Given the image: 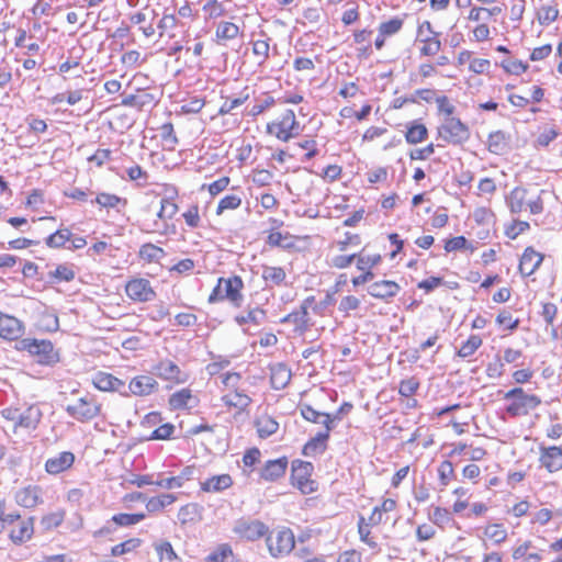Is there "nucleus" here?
<instances>
[{"instance_id":"nucleus-1","label":"nucleus","mask_w":562,"mask_h":562,"mask_svg":"<svg viewBox=\"0 0 562 562\" xmlns=\"http://www.w3.org/2000/svg\"><path fill=\"white\" fill-rule=\"evenodd\" d=\"M503 398L508 402L505 411L512 417L526 416L541 404L538 395L528 393L522 387L507 391Z\"/></svg>"},{"instance_id":"nucleus-2","label":"nucleus","mask_w":562,"mask_h":562,"mask_svg":"<svg viewBox=\"0 0 562 562\" xmlns=\"http://www.w3.org/2000/svg\"><path fill=\"white\" fill-rule=\"evenodd\" d=\"M2 418L13 424L14 431L18 428L35 429L42 419L43 413L37 404L23 405L21 407H7L0 412Z\"/></svg>"},{"instance_id":"nucleus-3","label":"nucleus","mask_w":562,"mask_h":562,"mask_svg":"<svg viewBox=\"0 0 562 562\" xmlns=\"http://www.w3.org/2000/svg\"><path fill=\"white\" fill-rule=\"evenodd\" d=\"M244 283L240 277L220 278L216 286L209 296L210 303L217 301H229L235 307H240L244 301L241 290Z\"/></svg>"},{"instance_id":"nucleus-4","label":"nucleus","mask_w":562,"mask_h":562,"mask_svg":"<svg viewBox=\"0 0 562 562\" xmlns=\"http://www.w3.org/2000/svg\"><path fill=\"white\" fill-rule=\"evenodd\" d=\"M302 127L293 110H285L277 120L267 124V133L279 140L289 142L300 135Z\"/></svg>"},{"instance_id":"nucleus-5","label":"nucleus","mask_w":562,"mask_h":562,"mask_svg":"<svg viewBox=\"0 0 562 562\" xmlns=\"http://www.w3.org/2000/svg\"><path fill=\"white\" fill-rule=\"evenodd\" d=\"M266 542L272 557H281L290 553L295 543L294 535L290 529L270 532L266 538Z\"/></svg>"},{"instance_id":"nucleus-6","label":"nucleus","mask_w":562,"mask_h":562,"mask_svg":"<svg viewBox=\"0 0 562 562\" xmlns=\"http://www.w3.org/2000/svg\"><path fill=\"white\" fill-rule=\"evenodd\" d=\"M438 132L443 140L454 145L467 142L470 136L468 126L456 117H447Z\"/></svg>"},{"instance_id":"nucleus-7","label":"nucleus","mask_w":562,"mask_h":562,"mask_svg":"<svg viewBox=\"0 0 562 562\" xmlns=\"http://www.w3.org/2000/svg\"><path fill=\"white\" fill-rule=\"evenodd\" d=\"M268 527L260 520L240 518L235 521L233 531L241 539L258 540L268 533Z\"/></svg>"},{"instance_id":"nucleus-8","label":"nucleus","mask_w":562,"mask_h":562,"mask_svg":"<svg viewBox=\"0 0 562 562\" xmlns=\"http://www.w3.org/2000/svg\"><path fill=\"white\" fill-rule=\"evenodd\" d=\"M66 412L79 422H87L99 415L100 405L92 397L85 396L67 405Z\"/></svg>"},{"instance_id":"nucleus-9","label":"nucleus","mask_w":562,"mask_h":562,"mask_svg":"<svg viewBox=\"0 0 562 562\" xmlns=\"http://www.w3.org/2000/svg\"><path fill=\"white\" fill-rule=\"evenodd\" d=\"M313 464L311 462L296 460L292 463V480L294 485L304 493L310 494L316 490L315 482L311 480Z\"/></svg>"},{"instance_id":"nucleus-10","label":"nucleus","mask_w":562,"mask_h":562,"mask_svg":"<svg viewBox=\"0 0 562 562\" xmlns=\"http://www.w3.org/2000/svg\"><path fill=\"white\" fill-rule=\"evenodd\" d=\"M19 349L37 357L40 363H50L54 360V348L49 340L25 338L19 341Z\"/></svg>"},{"instance_id":"nucleus-11","label":"nucleus","mask_w":562,"mask_h":562,"mask_svg":"<svg viewBox=\"0 0 562 562\" xmlns=\"http://www.w3.org/2000/svg\"><path fill=\"white\" fill-rule=\"evenodd\" d=\"M417 40L423 43L420 54L423 56H434L441 49V42L438 38V33L432 30L429 21H424L419 24L417 30Z\"/></svg>"},{"instance_id":"nucleus-12","label":"nucleus","mask_w":562,"mask_h":562,"mask_svg":"<svg viewBox=\"0 0 562 562\" xmlns=\"http://www.w3.org/2000/svg\"><path fill=\"white\" fill-rule=\"evenodd\" d=\"M125 292L131 300L137 302H149L156 296L150 282L143 278L128 281L125 285Z\"/></svg>"},{"instance_id":"nucleus-13","label":"nucleus","mask_w":562,"mask_h":562,"mask_svg":"<svg viewBox=\"0 0 562 562\" xmlns=\"http://www.w3.org/2000/svg\"><path fill=\"white\" fill-rule=\"evenodd\" d=\"M25 331L22 321L15 316L0 312V337L5 340H18Z\"/></svg>"},{"instance_id":"nucleus-14","label":"nucleus","mask_w":562,"mask_h":562,"mask_svg":"<svg viewBox=\"0 0 562 562\" xmlns=\"http://www.w3.org/2000/svg\"><path fill=\"white\" fill-rule=\"evenodd\" d=\"M313 303V296L305 299L300 308L288 314L285 317H283L282 322L293 324L296 331L304 333L310 327L308 308Z\"/></svg>"},{"instance_id":"nucleus-15","label":"nucleus","mask_w":562,"mask_h":562,"mask_svg":"<svg viewBox=\"0 0 562 562\" xmlns=\"http://www.w3.org/2000/svg\"><path fill=\"white\" fill-rule=\"evenodd\" d=\"M153 373L158 378L176 383H182L187 380L186 374L171 360H161L153 368Z\"/></svg>"},{"instance_id":"nucleus-16","label":"nucleus","mask_w":562,"mask_h":562,"mask_svg":"<svg viewBox=\"0 0 562 562\" xmlns=\"http://www.w3.org/2000/svg\"><path fill=\"white\" fill-rule=\"evenodd\" d=\"M92 382L93 385L100 391H113L120 392L125 396L128 395V393L125 390V383L110 373L98 372L93 375Z\"/></svg>"},{"instance_id":"nucleus-17","label":"nucleus","mask_w":562,"mask_h":562,"mask_svg":"<svg viewBox=\"0 0 562 562\" xmlns=\"http://www.w3.org/2000/svg\"><path fill=\"white\" fill-rule=\"evenodd\" d=\"M539 461L543 468L549 472H557L562 469V448L552 447H540Z\"/></svg>"},{"instance_id":"nucleus-18","label":"nucleus","mask_w":562,"mask_h":562,"mask_svg":"<svg viewBox=\"0 0 562 562\" xmlns=\"http://www.w3.org/2000/svg\"><path fill=\"white\" fill-rule=\"evenodd\" d=\"M15 502L24 508H34L43 502L42 488L27 485L15 493Z\"/></svg>"},{"instance_id":"nucleus-19","label":"nucleus","mask_w":562,"mask_h":562,"mask_svg":"<svg viewBox=\"0 0 562 562\" xmlns=\"http://www.w3.org/2000/svg\"><path fill=\"white\" fill-rule=\"evenodd\" d=\"M75 462V456L70 451H63L55 457H52L45 462V470L47 473L57 475L69 469Z\"/></svg>"},{"instance_id":"nucleus-20","label":"nucleus","mask_w":562,"mask_h":562,"mask_svg":"<svg viewBox=\"0 0 562 562\" xmlns=\"http://www.w3.org/2000/svg\"><path fill=\"white\" fill-rule=\"evenodd\" d=\"M158 386L157 381L148 375H138L131 380L128 384V394L135 396H147L151 394Z\"/></svg>"},{"instance_id":"nucleus-21","label":"nucleus","mask_w":562,"mask_h":562,"mask_svg":"<svg viewBox=\"0 0 562 562\" xmlns=\"http://www.w3.org/2000/svg\"><path fill=\"white\" fill-rule=\"evenodd\" d=\"M195 471L196 469L194 467L188 465L180 472V474L176 476L157 480L155 482V485L166 490L180 488L184 485L186 482L194 477Z\"/></svg>"},{"instance_id":"nucleus-22","label":"nucleus","mask_w":562,"mask_h":562,"mask_svg":"<svg viewBox=\"0 0 562 562\" xmlns=\"http://www.w3.org/2000/svg\"><path fill=\"white\" fill-rule=\"evenodd\" d=\"M401 288L400 285L391 280H381L372 283L368 288V293L376 299L387 300L397 295Z\"/></svg>"},{"instance_id":"nucleus-23","label":"nucleus","mask_w":562,"mask_h":562,"mask_svg":"<svg viewBox=\"0 0 562 562\" xmlns=\"http://www.w3.org/2000/svg\"><path fill=\"white\" fill-rule=\"evenodd\" d=\"M232 485L233 479L229 474L213 475L200 482V488L205 493H221Z\"/></svg>"},{"instance_id":"nucleus-24","label":"nucleus","mask_w":562,"mask_h":562,"mask_svg":"<svg viewBox=\"0 0 562 562\" xmlns=\"http://www.w3.org/2000/svg\"><path fill=\"white\" fill-rule=\"evenodd\" d=\"M542 259V255L535 249L530 247L525 249L519 262L520 273L527 277L531 276L539 268Z\"/></svg>"},{"instance_id":"nucleus-25","label":"nucleus","mask_w":562,"mask_h":562,"mask_svg":"<svg viewBox=\"0 0 562 562\" xmlns=\"http://www.w3.org/2000/svg\"><path fill=\"white\" fill-rule=\"evenodd\" d=\"M34 533V518L21 520L16 527L11 529L9 538L15 544H22L29 541Z\"/></svg>"},{"instance_id":"nucleus-26","label":"nucleus","mask_w":562,"mask_h":562,"mask_svg":"<svg viewBox=\"0 0 562 562\" xmlns=\"http://www.w3.org/2000/svg\"><path fill=\"white\" fill-rule=\"evenodd\" d=\"M178 27L179 20L176 14L166 10L157 24L159 37L167 36L169 40L177 37Z\"/></svg>"},{"instance_id":"nucleus-27","label":"nucleus","mask_w":562,"mask_h":562,"mask_svg":"<svg viewBox=\"0 0 562 562\" xmlns=\"http://www.w3.org/2000/svg\"><path fill=\"white\" fill-rule=\"evenodd\" d=\"M290 380L291 370L284 363H276L270 367V382L273 389H284Z\"/></svg>"},{"instance_id":"nucleus-28","label":"nucleus","mask_w":562,"mask_h":562,"mask_svg":"<svg viewBox=\"0 0 562 562\" xmlns=\"http://www.w3.org/2000/svg\"><path fill=\"white\" fill-rule=\"evenodd\" d=\"M266 313L259 307L251 308L246 313L239 314L235 317V322L244 327L245 333H249L250 325L259 326L265 321Z\"/></svg>"},{"instance_id":"nucleus-29","label":"nucleus","mask_w":562,"mask_h":562,"mask_svg":"<svg viewBox=\"0 0 562 562\" xmlns=\"http://www.w3.org/2000/svg\"><path fill=\"white\" fill-rule=\"evenodd\" d=\"M330 430L319 431L315 437L310 439L303 447V454L306 457H315L324 452L327 448V440Z\"/></svg>"},{"instance_id":"nucleus-30","label":"nucleus","mask_w":562,"mask_h":562,"mask_svg":"<svg viewBox=\"0 0 562 562\" xmlns=\"http://www.w3.org/2000/svg\"><path fill=\"white\" fill-rule=\"evenodd\" d=\"M301 415L307 422L322 424L325 430H331L334 427V418L329 414L317 412L310 405L301 407Z\"/></svg>"},{"instance_id":"nucleus-31","label":"nucleus","mask_w":562,"mask_h":562,"mask_svg":"<svg viewBox=\"0 0 562 562\" xmlns=\"http://www.w3.org/2000/svg\"><path fill=\"white\" fill-rule=\"evenodd\" d=\"M222 401L227 407H234L239 412H244L251 404L250 396L243 390H234L224 394Z\"/></svg>"},{"instance_id":"nucleus-32","label":"nucleus","mask_w":562,"mask_h":562,"mask_svg":"<svg viewBox=\"0 0 562 562\" xmlns=\"http://www.w3.org/2000/svg\"><path fill=\"white\" fill-rule=\"evenodd\" d=\"M286 467L288 460L285 458L270 460L262 469L261 476L267 481H274L284 475Z\"/></svg>"},{"instance_id":"nucleus-33","label":"nucleus","mask_w":562,"mask_h":562,"mask_svg":"<svg viewBox=\"0 0 562 562\" xmlns=\"http://www.w3.org/2000/svg\"><path fill=\"white\" fill-rule=\"evenodd\" d=\"M194 403L195 398L189 389H181L169 397V405L173 409L191 408L194 406Z\"/></svg>"},{"instance_id":"nucleus-34","label":"nucleus","mask_w":562,"mask_h":562,"mask_svg":"<svg viewBox=\"0 0 562 562\" xmlns=\"http://www.w3.org/2000/svg\"><path fill=\"white\" fill-rule=\"evenodd\" d=\"M261 277L267 286L272 288L283 284L286 273L281 267L263 266Z\"/></svg>"},{"instance_id":"nucleus-35","label":"nucleus","mask_w":562,"mask_h":562,"mask_svg":"<svg viewBox=\"0 0 562 562\" xmlns=\"http://www.w3.org/2000/svg\"><path fill=\"white\" fill-rule=\"evenodd\" d=\"M159 562H181L171 543L167 540H159L153 544Z\"/></svg>"},{"instance_id":"nucleus-36","label":"nucleus","mask_w":562,"mask_h":562,"mask_svg":"<svg viewBox=\"0 0 562 562\" xmlns=\"http://www.w3.org/2000/svg\"><path fill=\"white\" fill-rule=\"evenodd\" d=\"M532 547L530 541H525L513 551V558L518 562H540L541 555L538 552H529Z\"/></svg>"},{"instance_id":"nucleus-37","label":"nucleus","mask_w":562,"mask_h":562,"mask_svg":"<svg viewBox=\"0 0 562 562\" xmlns=\"http://www.w3.org/2000/svg\"><path fill=\"white\" fill-rule=\"evenodd\" d=\"M507 204L513 213H520L527 209V191L515 188L507 198Z\"/></svg>"},{"instance_id":"nucleus-38","label":"nucleus","mask_w":562,"mask_h":562,"mask_svg":"<svg viewBox=\"0 0 562 562\" xmlns=\"http://www.w3.org/2000/svg\"><path fill=\"white\" fill-rule=\"evenodd\" d=\"M256 428L260 438H268L277 432L279 424L272 417L263 415L257 418Z\"/></svg>"},{"instance_id":"nucleus-39","label":"nucleus","mask_w":562,"mask_h":562,"mask_svg":"<svg viewBox=\"0 0 562 562\" xmlns=\"http://www.w3.org/2000/svg\"><path fill=\"white\" fill-rule=\"evenodd\" d=\"M487 147L491 153L496 155L506 153L508 142L505 134L502 131L491 133L487 139Z\"/></svg>"},{"instance_id":"nucleus-40","label":"nucleus","mask_w":562,"mask_h":562,"mask_svg":"<svg viewBox=\"0 0 562 562\" xmlns=\"http://www.w3.org/2000/svg\"><path fill=\"white\" fill-rule=\"evenodd\" d=\"M176 501H177V496L173 494H161V495H158L155 497H150L146 502L145 506L149 513H156V512H159V510L170 506Z\"/></svg>"},{"instance_id":"nucleus-41","label":"nucleus","mask_w":562,"mask_h":562,"mask_svg":"<svg viewBox=\"0 0 562 562\" xmlns=\"http://www.w3.org/2000/svg\"><path fill=\"white\" fill-rule=\"evenodd\" d=\"M483 535L494 544H501L507 538V530L502 524H491L484 528Z\"/></svg>"},{"instance_id":"nucleus-42","label":"nucleus","mask_w":562,"mask_h":562,"mask_svg":"<svg viewBox=\"0 0 562 562\" xmlns=\"http://www.w3.org/2000/svg\"><path fill=\"white\" fill-rule=\"evenodd\" d=\"M240 33L239 26L235 23L223 21L216 27V38L218 41H231L236 38Z\"/></svg>"},{"instance_id":"nucleus-43","label":"nucleus","mask_w":562,"mask_h":562,"mask_svg":"<svg viewBox=\"0 0 562 562\" xmlns=\"http://www.w3.org/2000/svg\"><path fill=\"white\" fill-rule=\"evenodd\" d=\"M234 553L228 543L220 544L206 557L207 562H234Z\"/></svg>"},{"instance_id":"nucleus-44","label":"nucleus","mask_w":562,"mask_h":562,"mask_svg":"<svg viewBox=\"0 0 562 562\" xmlns=\"http://www.w3.org/2000/svg\"><path fill=\"white\" fill-rule=\"evenodd\" d=\"M65 515H66V513L64 509H58L56 512L48 513L42 517L41 522H40L41 527L45 531L55 529L63 524V521L65 519Z\"/></svg>"},{"instance_id":"nucleus-45","label":"nucleus","mask_w":562,"mask_h":562,"mask_svg":"<svg viewBox=\"0 0 562 562\" xmlns=\"http://www.w3.org/2000/svg\"><path fill=\"white\" fill-rule=\"evenodd\" d=\"M270 38H259L251 43L252 45V54L258 59V64L262 65L269 58L270 52Z\"/></svg>"},{"instance_id":"nucleus-46","label":"nucleus","mask_w":562,"mask_h":562,"mask_svg":"<svg viewBox=\"0 0 562 562\" xmlns=\"http://www.w3.org/2000/svg\"><path fill=\"white\" fill-rule=\"evenodd\" d=\"M427 134L428 133L426 126L415 122L408 127L405 134V138L409 144H418L427 137Z\"/></svg>"},{"instance_id":"nucleus-47","label":"nucleus","mask_w":562,"mask_h":562,"mask_svg":"<svg viewBox=\"0 0 562 562\" xmlns=\"http://www.w3.org/2000/svg\"><path fill=\"white\" fill-rule=\"evenodd\" d=\"M164 256V249L154 244H145L139 249V257L148 262L159 261Z\"/></svg>"},{"instance_id":"nucleus-48","label":"nucleus","mask_w":562,"mask_h":562,"mask_svg":"<svg viewBox=\"0 0 562 562\" xmlns=\"http://www.w3.org/2000/svg\"><path fill=\"white\" fill-rule=\"evenodd\" d=\"M429 519L440 528H445L452 522L451 513L439 506L432 508L429 513Z\"/></svg>"},{"instance_id":"nucleus-49","label":"nucleus","mask_w":562,"mask_h":562,"mask_svg":"<svg viewBox=\"0 0 562 562\" xmlns=\"http://www.w3.org/2000/svg\"><path fill=\"white\" fill-rule=\"evenodd\" d=\"M145 514L143 513H136V514H126V513H120L114 516H112V521L115 522L117 526L121 527H128L136 525L145 519Z\"/></svg>"},{"instance_id":"nucleus-50","label":"nucleus","mask_w":562,"mask_h":562,"mask_svg":"<svg viewBox=\"0 0 562 562\" xmlns=\"http://www.w3.org/2000/svg\"><path fill=\"white\" fill-rule=\"evenodd\" d=\"M482 345V339L477 335H471L467 341H464L458 350V356L461 358H468L472 356Z\"/></svg>"},{"instance_id":"nucleus-51","label":"nucleus","mask_w":562,"mask_h":562,"mask_svg":"<svg viewBox=\"0 0 562 562\" xmlns=\"http://www.w3.org/2000/svg\"><path fill=\"white\" fill-rule=\"evenodd\" d=\"M160 136L165 148L173 150L176 145L178 144V138L176 136L173 125L171 123H165L161 125Z\"/></svg>"},{"instance_id":"nucleus-52","label":"nucleus","mask_w":562,"mask_h":562,"mask_svg":"<svg viewBox=\"0 0 562 562\" xmlns=\"http://www.w3.org/2000/svg\"><path fill=\"white\" fill-rule=\"evenodd\" d=\"M140 544L142 540L139 538H131L112 547L111 554L113 557H120L136 550L138 547H140Z\"/></svg>"},{"instance_id":"nucleus-53","label":"nucleus","mask_w":562,"mask_h":562,"mask_svg":"<svg viewBox=\"0 0 562 562\" xmlns=\"http://www.w3.org/2000/svg\"><path fill=\"white\" fill-rule=\"evenodd\" d=\"M199 515V507L196 504H187L180 507L178 512V519L181 525H187L196 520Z\"/></svg>"},{"instance_id":"nucleus-54","label":"nucleus","mask_w":562,"mask_h":562,"mask_svg":"<svg viewBox=\"0 0 562 562\" xmlns=\"http://www.w3.org/2000/svg\"><path fill=\"white\" fill-rule=\"evenodd\" d=\"M95 203H98L100 206L102 207H106V209H115L120 204H122L123 206L126 205V200L125 199H122L115 194H111V193H100L97 195L95 198Z\"/></svg>"},{"instance_id":"nucleus-55","label":"nucleus","mask_w":562,"mask_h":562,"mask_svg":"<svg viewBox=\"0 0 562 562\" xmlns=\"http://www.w3.org/2000/svg\"><path fill=\"white\" fill-rule=\"evenodd\" d=\"M71 237L69 229H58L46 238V245L50 248H59L66 244Z\"/></svg>"},{"instance_id":"nucleus-56","label":"nucleus","mask_w":562,"mask_h":562,"mask_svg":"<svg viewBox=\"0 0 562 562\" xmlns=\"http://www.w3.org/2000/svg\"><path fill=\"white\" fill-rule=\"evenodd\" d=\"M357 268L361 271H371L373 267L380 263V255H356Z\"/></svg>"},{"instance_id":"nucleus-57","label":"nucleus","mask_w":562,"mask_h":562,"mask_svg":"<svg viewBox=\"0 0 562 562\" xmlns=\"http://www.w3.org/2000/svg\"><path fill=\"white\" fill-rule=\"evenodd\" d=\"M241 204V198L237 194H229L222 198L218 202L216 214L221 215L226 210H236Z\"/></svg>"},{"instance_id":"nucleus-58","label":"nucleus","mask_w":562,"mask_h":562,"mask_svg":"<svg viewBox=\"0 0 562 562\" xmlns=\"http://www.w3.org/2000/svg\"><path fill=\"white\" fill-rule=\"evenodd\" d=\"M559 10L553 5H544L538 12V21L541 25H548L557 20Z\"/></svg>"},{"instance_id":"nucleus-59","label":"nucleus","mask_w":562,"mask_h":562,"mask_svg":"<svg viewBox=\"0 0 562 562\" xmlns=\"http://www.w3.org/2000/svg\"><path fill=\"white\" fill-rule=\"evenodd\" d=\"M402 25L403 21L401 19L394 18L386 22H383L380 25L379 31L382 36H390L396 34L402 29Z\"/></svg>"},{"instance_id":"nucleus-60","label":"nucleus","mask_w":562,"mask_h":562,"mask_svg":"<svg viewBox=\"0 0 562 562\" xmlns=\"http://www.w3.org/2000/svg\"><path fill=\"white\" fill-rule=\"evenodd\" d=\"M453 473V464L450 461H442L438 467V475L441 485L447 486L450 483Z\"/></svg>"},{"instance_id":"nucleus-61","label":"nucleus","mask_w":562,"mask_h":562,"mask_svg":"<svg viewBox=\"0 0 562 562\" xmlns=\"http://www.w3.org/2000/svg\"><path fill=\"white\" fill-rule=\"evenodd\" d=\"M175 431V426L170 423H166L157 427L151 435L149 436V440H166L171 437Z\"/></svg>"},{"instance_id":"nucleus-62","label":"nucleus","mask_w":562,"mask_h":562,"mask_svg":"<svg viewBox=\"0 0 562 562\" xmlns=\"http://www.w3.org/2000/svg\"><path fill=\"white\" fill-rule=\"evenodd\" d=\"M358 531L359 536L362 542L367 543L371 548L376 547V542L373 540V538L370 536V526L366 524V519L363 517H360L358 522Z\"/></svg>"},{"instance_id":"nucleus-63","label":"nucleus","mask_w":562,"mask_h":562,"mask_svg":"<svg viewBox=\"0 0 562 562\" xmlns=\"http://www.w3.org/2000/svg\"><path fill=\"white\" fill-rule=\"evenodd\" d=\"M49 274L56 280L65 282H69L75 278L74 270L66 265H59L54 271L49 272Z\"/></svg>"},{"instance_id":"nucleus-64","label":"nucleus","mask_w":562,"mask_h":562,"mask_svg":"<svg viewBox=\"0 0 562 562\" xmlns=\"http://www.w3.org/2000/svg\"><path fill=\"white\" fill-rule=\"evenodd\" d=\"M360 306V300L355 295L344 296L340 302L338 310L348 314L351 311L357 310Z\"/></svg>"}]
</instances>
